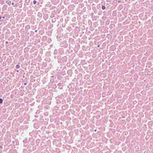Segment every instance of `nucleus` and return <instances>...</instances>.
I'll return each instance as SVG.
<instances>
[{
	"label": "nucleus",
	"instance_id": "obj_1",
	"mask_svg": "<svg viewBox=\"0 0 153 153\" xmlns=\"http://www.w3.org/2000/svg\"><path fill=\"white\" fill-rule=\"evenodd\" d=\"M3 100L2 99L0 98V103H1L2 102Z\"/></svg>",
	"mask_w": 153,
	"mask_h": 153
},
{
	"label": "nucleus",
	"instance_id": "obj_2",
	"mask_svg": "<svg viewBox=\"0 0 153 153\" xmlns=\"http://www.w3.org/2000/svg\"><path fill=\"white\" fill-rule=\"evenodd\" d=\"M102 8L103 10H104L105 9V7L104 6H102Z\"/></svg>",
	"mask_w": 153,
	"mask_h": 153
},
{
	"label": "nucleus",
	"instance_id": "obj_3",
	"mask_svg": "<svg viewBox=\"0 0 153 153\" xmlns=\"http://www.w3.org/2000/svg\"><path fill=\"white\" fill-rule=\"evenodd\" d=\"M20 66L18 65H17L16 66V68H19Z\"/></svg>",
	"mask_w": 153,
	"mask_h": 153
},
{
	"label": "nucleus",
	"instance_id": "obj_4",
	"mask_svg": "<svg viewBox=\"0 0 153 153\" xmlns=\"http://www.w3.org/2000/svg\"><path fill=\"white\" fill-rule=\"evenodd\" d=\"M36 2V1L35 0H34L33 1V4H35Z\"/></svg>",
	"mask_w": 153,
	"mask_h": 153
},
{
	"label": "nucleus",
	"instance_id": "obj_5",
	"mask_svg": "<svg viewBox=\"0 0 153 153\" xmlns=\"http://www.w3.org/2000/svg\"><path fill=\"white\" fill-rule=\"evenodd\" d=\"M36 126L35 125H34V127H36V126Z\"/></svg>",
	"mask_w": 153,
	"mask_h": 153
},
{
	"label": "nucleus",
	"instance_id": "obj_6",
	"mask_svg": "<svg viewBox=\"0 0 153 153\" xmlns=\"http://www.w3.org/2000/svg\"><path fill=\"white\" fill-rule=\"evenodd\" d=\"M13 4H14V3L13 2V3H12V5H13Z\"/></svg>",
	"mask_w": 153,
	"mask_h": 153
},
{
	"label": "nucleus",
	"instance_id": "obj_7",
	"mask_svg": "<svg viewBox=\"0 0 153 153\" xmlns=\"http://www.w3.org/2000/svg\"><path fill=\"white\" fill-rule=\"evenodd\" d=\"M35 32H37V30H35Z\"/></svg>",
	"mask_w": 153,
	"mask_h": 153
},
{
	"label": "nucleus",
	"instance_id": "obj_8",
	"mask_svg": "<svg viewBox=\"0 0 153 153\" xmlns=\"http://www.w3.org/2000/svg\"><path fill=\"white\" fill-rule=\"evenodd\" d=\"M1 17L0 16V19H1Z\"/></svg>",
	"mask_w": 153,
	"mask_h": 153
},
{
	"label": "nucleus",
	"instance_id": "obj_9",
	"mask_svg": "<svg viewBox=\"0 0 153 153\" xmlns=\"http://www.w3.org/2000/svg\"><path fill=\"white\" fill-rule=\"evenodd\" d=\"M26 85V83H25V85Z\"/></svg>",
	"mask_w": 153,
	"mask_h": 153
}]
</instances>
